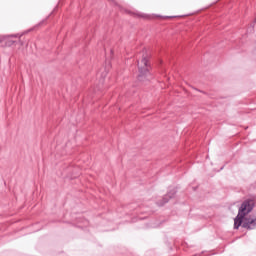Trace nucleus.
Wrapping results in <instances>:
<instances>
[{"label": "nucleus", "mask_w": 256, "mask_h": 256, "mask_svg": "<svg viewBox=\"0 0 256 256\" xmlns=\"http://www.w3.org/2000/svg\"><path fill=\"white\" fill-rule=\"evenodd\" d=\"M138 69H139V79L143 77V75H147L149 73V65L147 58H142L141 61H138Z\"/></svg>", "instance_id": "2"}, {"label": "nucleus", "mask_w": 256, "mask_h": 256, "mask_svg": "<svg viewBox=\"0 0 256 256\" xmlns=\"http://www.w3.org/2000/svg\"><path fill=\"white\" fill-rule=\"evenodd\" d=\"M243 227H245V229H256V218L245 220Z\"/></svg>", "instance_id": "3"}, {"label": "nucleus", "mask_w": 256, "mask_h": 256, "mask_svg": "<svg viewBox=\"0 0 256 256\" xmlns=\"http://www.w3.org/2000/svg\"><path fill=\"white\" fill-rule=\"evenodd\" d=\"M169 195H166V197L164 198V202L163 203H160V205H165V203H168L169 202Z\"/></svg>", "instance_id": "4"}, {"label": "nucleus", "mask_w": 256, "mask_h": 256, "mask_svg": "<svg viewBox=\"0 0 256 256\" xmlns=\"http://www.w3.org/2000/svg\"><path fill=\"white\" fill-rule=\"evenodd\" d=\"M137 15L139 17H142V19H146L147 18V16L145 14H143V13H138Z\"/></svg>", "instance_id": "5"}, {"label": "nucleus", "mask_w": 256, "mask_h": 256, "mask_svg": "<svg viewBox=\"0 0 256 256\" xmlns=\"http://www.w3.org/2000/svg\"><path fill=\"white\" fill-rule=\"evenodd\" d=\"M255 207V201L253 200H246L242 203L241 207L239 208L238 215L234 219V229H239L243 223V219L245 215H249L253 211Z\"/></svg>", "instance_id": "1"}]
</instances>
